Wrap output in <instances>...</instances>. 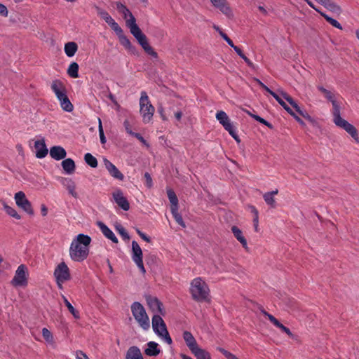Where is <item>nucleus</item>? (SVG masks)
<instances>
[{"instance_id":"f257e3e1","label":"nucleus","mask_w":359,"mask_h":359,"mask_svg":"<svg viewBox=\"0 0 359 359\" xmlns=\"http://www.w3.org/2000/svg\"><path fill=\"white\" fill-rule=\"evenodd\" d=\"M91 238L83 233L79 234L71 243L69 255L72 260L81 262L85 260L89 254V245Z\"/></svg>"},{"instance_id":"f03ea898","label":"nucleus","mask_w":359,"mask_h":359,"mask_svg":"<svg viewBox=\"0 0 359 359\" xmlns=\"http://www.w3.org/2000/svg\"><path fill=\"white\" fill-rule=\"evenodd\" d=\"M189 291L192 299L197 302H209L210 289L208 284L198 277L191 280Z\"/></svg>"},{"instance_id":"7ed1b4c3","label":"nucleus","mask_w":359,"mask_h":359,"mask_svg":"<svg viewBox=\"0 0 359 359\" xmlns=\"http://www.w3.org/2000/svg\"><path fill=\"white\" fill-rule=\"evenodd\" d=\"M334 111H332L333 122L339 128L344 129L348 133L351 137L357 142L359 143V137L358 130L355 127L348 123L346 120L341 116L340 107H335Z\"/></svg>"},{"instance_id":"20e7f679","label":"nucleus","mask_w":359,"mask_h":359,"mask_svg":"<svg viewBox=\"0 0 359 359\" xmlns=\"http://www.w3.org/2000/svg\"><path fill=\"white\" fill-rule=\"evenodd\" d=\"M129 29L130 33L136 39L138 43L142 46L145 53L154 58H157V53L149 45L146 35L142 32L138 25L136 23H134V25H132V27H129Z\"/></svg>"},{"instance_id":"39448f33","label":"nucleus","mask_w":359,"mask_h":359,"mask_svg":"<svg viewBox=\"0 0 359 359\" xmlns=\"http://www.w3.org/2000/svg\"><path fill=\"white\" fill-rule=\"evenodd\" d=\"M131 311L140 326L144 330H148L150 327L149 319L144 306L135 302L131 305Z\"/></svg>"},{"instance_id":"423d86ee","label":"nucleus","mask_w":359,"mask_h":359,"mask_svg":"<svg viewBox=\"0 0 359 359\" xmlns=\"http://www.w3.org/2000/svg\"><path fill=\"white\" fill-rule=\"evenodd\" d=\"M140 106V111L142 116L143 121L144 123H148L154 115L155 108L149 102V97L145 91H142L141 93Z\"/></svg>"},{"instance_id":"0eeeda50","label":"nucleus","mask_w":359,"mask_h":359,"mask_svg":"<svg viewBox=\"0 0 359 359\" xmlns=\"http://www.w3.org/2000/svg\"><path fill=\"white\" fill-rule=\"evenodd\" d=\"M152 327L154 332L159 337L163 338L168 344L172 343V339L167 330L165 323L160 315L156 314L152 317Z\"/></svg>"},{"instance_id":"6e6552de","label":"nucleus","mask_w":359,"mask_h":359,"mask_svg":"<svg viewBox=\"0 0 359 359\" xmlns=\"http://www.w3.org/2000/svg\"><path fill=\"white\" fill-rule=\"evenodd\" d=\"M28 270L25 264H20L16 271L11 284L14 287H25L27 285Z\"/></svg>"},{"instance_id":"1a4fd4ad","label":"nucleus","mask_w":359,"mask_h":359,"mask_svg":"<svg viewBox=\"0 0 359 359\" xmlns=\"http://www.w3.org/2000/svg\"><path fill=\"white\" fill-rule=\"evenodd\" d=\"M54 276L57 284L60 287L62 283L71 279L69 269L64 262L60 263L54 271Z\"/></svg>"},{"instance_id":"9d476101","label":"nucleus","mask_w":359,"mask_h":359,"mask_svg":"<svg viewBox=\"0 0 359 359\" xmlns=\"http://www.w3.org/2000/svg\"><path fill=\"white\" fill-rule=\"evenodd\" d=\"M142 250L139 244L135 241H132V259L136 264L142 274L146 273L142 260Z\"/></svg>"},{"instance_id":"9b49d317","label":"nucleus","mask_w":359,"mask_h":359,"mask_svg":"<svg viewBox=\"0 0 359 359\" xmlns=\"http://www.w3.org/2000/svg\"><path fill=\"white\" fill-rule=\"evenodd\" d=\"M15 201L16 205L22 209L29 215H34V210L31 203L27 198L25 194L23 191H18L15 194Z\"/></svg>"},{"instance_id":"f8f14e48","label":"nucleus","mask_w":359,"mask_h":359,"mask_svg":"<svg viewBox=\"0 0 359 359\" xmlns=\"http://www.w3.org/2000/svg\"><path fill=\"white\" fill-rule=\"evenodd\" d=\"M212 6L219 9L229 18H232L233 14L226 0H210Z\"/></svg>"},{"instance_id":"ddd939ff","label":"nucleus","mask_w":359,"mask_h":359,"mask_svg":"<svg viewBox=\"0 0 359 359\" xmlns=\"http://www.w3.org/2000/svg\"><path fill=\"white\" fill-rule=\"evenodd\" d=\"M145 298L149 307L153 312H158L163 316L165 314L163 309V304L158 298L151 295H147Z\"/></svg>"},{"instance_id":"4468645a","label":"nucleus","mask_w":359,"mask_h":359,"mask_svg":"<svg viewBox=\"0 0 359 359\" xmlns=\"http://www.w3.org/2000/svg\"><path fill=\"white\" fill-rule=\"evenodd\" d=\"M104 165L105 168L109 172V175L118 180H123L124 175L120 172V170L114 165L107 158H104L103 159Z\"/></svg>"},{"instance_id":"2eb2a0df","label":"nucleus","mask_w":359,"mask_h":359,"mask_svg":"<svg viewBox=\"0 0 359 359\" xmlns=\"http://www.w3.org/2000/svg\"><path fill=\"white\" fill-rule=\"evenodd\" d=\"M113 198L118 205L125 211L130 209V204L127 198L123 196L121 189H117L112 194Z\"/></svg>"},{"instance_id":"dca6fc26","label":"nucleus","mask_w":359,"mask_h":359,"mask_svg":"<svg viewBox=\"0 0 359 359\" xmlns=\"http://www.w3.org/2000/svg\"><path fill=\"white\" fill-rule=\"evenodd\" d=\"M51 89L55 93L58 100L67 95L66 88L60 80H54L51 84Z\"/></svg>"},{"instance_id":"f3484780","label":"nucleus","mask_w":359,"mask_h":359,"mask_svg":"<svg viewBox=\"0 0 359 359\" xmlns=\"http://www.w3.org/2000/svg\"><path fill=\"white\" fill-rule=\"evenodd\" d=\"M216 118L226 131L233 128L225 111H218L216 114Z\"/></svg>"},{"instance_id":"a211bd4d","label":"nucleus","mask_w":359,"mask_h":359,"mask_svg":"<svg viewBox=\"0 0 359 359\" xmlns=\"http://www.w3.org/2000/svg\"><path fill=\"white\" fill-rule=\"evenodd\" d=\"M34 148L36 149V156L38 158H43L48 154V149L43 139L36 140L34 143Z\"/></svg>"},{"instance_id":"6ab92c4d","label":"nucleus","mask_w":359,"mask_h":359,"mask_svg":"<svg viewBox=\"0 0 359 359\" xmlns=\"http://www.w3.org/2000/svg\"><path fill=\"white\" fill-rule=\"evenodd\" d=\"M120 43L130 53L137 55L138 52L123 32L118 36Z\"/></svg>"},{"instance_id":"aec40b11","label":"nucleus","mask_w":359,"mask_h":359,"mask_svg":"<svg viewBox=\"0 0 359 359\" xmlns=\"http://www.w3.org/2000/svg\"><path fill=\"white\" fill-rule=\"evenodd\" d=\"M50 156L56 161L64 159L67 156L65 149L61 146H53L50 149Z\"/></svg>"},{"instance_id":"412c9836","label":"nucleus","mask_w":359,"mask_h":359,"mask_svg":"<svg viewBox=\"0 0 359 359\" xmlns=\"http://www.w3.org/2000/svg\"><path fill=\"white\" fill-rule=\"evenodd\" d=\"M183 339L191 352L199 347L196 339L190 332L184 331L183 333Z\"/></svg>"},{"instance_id":"4be33fe9","label":"nucleus","mask_w":359,"mask_h":359,"mask_svg":"<svg viewBox=\"0 0 359 359\" xmlns=\"http://www.w3.org/2000/svg\"><path fill=\"white\" fill-rule=\"evenodd\" d=\"M62 184L67 188L69 194L74 197L77 198L78 194L76 192V184L75 182L70 178H62L61 180Z\"/></svg>"},{"instance_id":"5701e85b","label":"nucleus","mask_w":359,"mask_h":359,"mask_svg":"<svg viewBox=\"0 0 359 359\" xmlns=\"http://www.w3.org/2000/svg\"><path fill=\"white\" fill-rule=\"evenodd\" d=\"M97 226L100 227L102 233L109 240H111L113 243H117L118 239L115 236L114 233L112 231L108 228L107 225H105L102 222H97Z\"/></svg>"},{"instance_id":"b1692460","label":"nucleus","mask_w":359,"mask_h":359,"mask_svg":"<svg viewBox=\"0 0 359 359\" xmlns=\"http://www.w3.org/2000/svg\"><path fill=\"white\" fill-rule=\"evenodd\" d=\"M231 231L234 237L241 243L242 246L245 249H248L247 240L243 236L242 231L238 226H233L231 227Z\"/></svg>"},{"instance_id":"393cba45","label":"nucleus","mask_w":359,"mask_h":359,"mask_svg":"<svg viewBox=\"0 0 359 359\" xmlns=\"http://www.w3.org/2000/svg\"><path fill=\"white\" fill-rule=\"evenodd\" d=\"M158 344L155 341H149L147 343V348L144 350V353L148 356H156L161 351L158 348Z\"/></svg>"},{"instance_id":"a878e982","label":"nucleus","mask_w":359,"mask_h":359,"mask_svg":"<svg viewBox=\"0 0 359 359\" xmlns=\"http://www.w3.org/2000/svg\"><path fill=\"white\" fill-rule=\"evenodd\" d=\"M126 359H143L140 349L135 346L128 348L126 353Z\"/></svg>"},{"instance_id":"bb28decb","label":"nucleus","mask_w":359,"mask_h":359,"mask_svg":"<svg viewBox=\"0 0 359 359\" xmlns=\"http://www.w3.org/2000/svg\"><path fill=\"white\" fill-rule=\"evenodd\" d=\"M278 190L276 189L272 191L266 192L263 195L264 201L271 208H275L276 207V202L274 198V195L278 194Z\"/></svg>"},{"instance_id":"cd10ccee","label":"nucleus","mask_w":359,"mask_h":359,"mask_svg":"<svg viewBox=\"0 0 359 359\" xmlns=\"http://www.w3.org/2000/svg\"><path fill=\"white\" fill-rule=\"evenodd\" d=\"M318 90L324 94L325 97L332 102V111H334L335 110V107L337 106V107H340V106L339 105V104L337 102V101L334 100V94L325 89L324 87L323 86H318Z\"/></svg>"},{"instance_id":"c85d7f7f","label":"nucleus","mask_w":359,"mask_h":359,"mask_svg":"<svg viewBox=\"0 0 359 359\" xmlns=\"http://www.w3.org/2000/svg\"><path fill=\"white\" fill-rule=\"evenodd\" d=\"M62 167L67 174H72L75 171L76 165L72 158H66L62 162Z\"/></svg>"},{"instance_id":"c756f323","label":"nucleus","mask_w":359,"mask_h":359,"mask_svg":"<svg viewBox=\"0 0 359 359\" xmlns=\"http://www.w3.org/2000/svg\"><path fill=\"white\" fill-rule=\"evenodd\" d=\"M65 53L68 57H73L78 50V45L76 42H67L65 45Z\"/></svg>"},{"instance_id":"7c9ffc66","label":"nucleus","mask_w":359,"mask_h":359,"mask_svg":"<svg viewBox=\"0 0 359 359\" xmlns=\"http://www.w3.org/2000/svg\"><path fill=\"white\" fill-rule=\"evenodd\" d=\"M121 13L123 14L124 19L126 20V23L128 28L132 27V25H134V23H136L135 17L127 7Z\"/></svg>"},{"instance_id":"2f4dec72","label":"nucleus","mask_w":359,"mask_h":359,"mask_svg":"<svg viewBox=\"0 0 359 359\" xmlns=\"http://www.w3.org/2000/svg\"><path fill=\"white\" fill-rule=\"evenodd\" d=\"M167 195L170 202V210L178 208V198L175 191L170 189L167 190Z\"/></svg>"},{"instance_id":"473e14b6","label":"nucleus","mask_w":359,"mask_h":359,"mask_svg":"<svg viewBox=\"0 0 359 359\" xmlns=\"http://www.w3.org/2000/svg\"><path fill=\"white\" fill-rule=\"evenodd\" d=\"M62 109L67 112H71L74 109V106L70 102L67 95L59 100Z\"/></svg>"},{"instance_id":"72a5a7b5","label":"nucleus","mask_w":359,"mask_h":359,"mask_svg":"<svg viewBox=\"0 0 359 359\" xmlns=\"http://www.w3.org/2000/svg\"><path fill=\"white\" fill-rule=\"evenodd\" d=\"M196 359H211L210 354L205 349L198 347L194 351L191 352Z\"/></svg>"},{"instance_id":"f704fd0d","label":"nucleus","mask_w":359,"mask_h":359,"mask_svg":"<svg viewBox=\"0 0 359 359\" xmlns=\"http://www.w3.org/2000/svg\"><path fill=\"white\" fill-rule=\"evenodd\" d=\"M79 67L76 62H72L69 65L68 69H67L68 75L70 77L74 78V79L78 78L79 77Z\"/></svg>"},{"instance_id":"c9c22d12","label":"nucleus","mask_w":359,"mask_h":359,"mask_svg":"<svg viewBox=\"0 0 359 359\" xmlns=\"http://www.w3.org/2000/svg\"><path fill=\"white\" fill-rule=\"evenodd\" d=\"M85 162L91 168H95L97 167V160L91 154L87 153L84 155Z\"/></svg>"},{"instance_id":"e433bc0d","label":"nucleus","mask_w":359,"mask_h":359,"mask_svg":"<svg viewBox=\"0 0 359 359\" xmlns=\"http://www.w3.org/2000/svg\"><path fill=\"white\" fill-rule=\"evenodd\" d=\"M97 13L101 18H102L108 25L113 21V18L110 15L104 10L101 8L96 6Z\"/></svg>"},{"instance_id":"4c0bfd02","label":"nucleus","mask_w":359,"mask_h":359,"mask_svg":"<svg viewBox=\"0 0 359 359\" xmlns=\"http://www.w3.org/2000/svg\"><path fill=\"white\" fill-rule=\"evenodd\" d=\"M3 206L4 209L5 210L6 212L10 215L12 217H14L16 219H20L21 217L20 215L17 212V211L13 208L12 207H10L6 204V202H3Z\"/></svg>"},{"instance_id":"58836bf2","label":"nucleus","mask_w":359,"mask_h":359,"mask_svg":"<svg viewBox=\"0 0 359 359\" xmlns=\"http://www.w3.org/2000/svg\"><path fill=\"white\" fill-rule=\"evenodd\" d=\"M62 298L64 300V303L65 306L67 307L69 311L73 315V316L76 319H79L80 318L79 312L74 308L72 304L67 300V299L65 296H63Z\"/></svg>"},{"instance_id":"ea45409f","label":"nucleus","mask_w":359,"mask_h":359,"mask_svg":"<svg viewBox=\"0 0 359 359\" xmlns=\"http://www.w3.org/2000/svg\"><path fill=\"white\" fill-rule=\"evenodd\" d=\"M320 15L323 16L326 20V21L329 22L330 25H332L333 27L339 29H342L341 24L335 19L330 17L323 12L320 13Z\"/></svg>"},{"instance_id":"a19ab883","label":"nucleus","mask_w":359,"mask_h":359,"mask_svg":"<svg viewBox=\"0 0 359 359\" xmlns=\"http://www.w3.org/2000/svg\"><path fill=\"white\" fill-rule=\"evenodd\" d=\"M171 213L175 218L176 222L180 225L182 227L184 228L186 226L185 223L182 219V215L178 212V208L170 210Z\"/></svg>"},{"instance_id":"79ce46f5","label":"nucleus","mask_w":359,"mask_h":359,"mask_svg":"<svg viewBox=\"0 0 359 359\" xmlns=\"http://www.w3.org/2000/svg\"><path fill=\"white\" fill-rule=\"evenodd\" d=\"M252 213L254 214V218H253V224L255 231L258 232V223H259V212L258 210L256 209V208L253 205H251L250 207Z\"/></svg>"},{"instance_id":"37998d69","label":"nucleus","mask_w":359,"mask_h":359,"mask_svg":"<svg viewBox=\"0 0 359 359\" xmlns=\"http://www.w3.org/2000/svg\"><path fill=\"white\" fill-rule=\"evenodd\" d=\"M326 8L337 15H339L342 11L341 7L335 4L332 0L330 2Z\"/></svg>"},{"instance_id":"c03bdc74","label":"nucleus","mask_w":359,"mask_h":359,"mask_svg":"<svg viewBox=\"0 0 359 359\" xmlns=\"http://www.w3.org/2000/svg\"><path fill=\"white\" fill-rule=\"evenodd\" d=\"M116 230L118 232V233L122 236L123 240H129L130 236L125 229V228L120 224H117L115 226Z\"/></svg>"},{"instance_id":"a18cd8bd","label":"nucleus","mask_w":359,"mask_h":359,"mask_svg":"<svg viewBox=\"0 0 359 359\" xmlns=\"http://www.w3.org/2000/svg\"><path fill=\"white\" fill-rule=\"evenodd\" d=\"M217 350L222 353L227 359H238V358L234 354L230 353L222 347H217Z\"/></svg>"},{"instance_id":"49530a36","label":"nucleus","mask_w":359,"mask_h":359,"mask_svg":"<svg viewBox=\"0 0 359 359\" xmlns=\"http://www.w3.org/2000/svg\"><path fill=\"white\" fill-rule=\"evenodd\" d=\"M109 25L116 32L117 36L120 35L121 33L123 32L121 27L118 25V24L114 20H113V21H111L109 24Z\"/></svg>"},{"instance_id":"de8ad7c7","label":"nucleus","mask_w":359,"mask_h":359,"mask_svg":"<svg viewBox=\"0 0 359 359\" xmlns=\"http://www.w3.org/2000/svg\"><path fill=\"white\" fill-rule=\"evenodd\" d=\"M42 335L48 342H53V337L51 332L46 327L42 329Z\"/></svg>"},{"instance_id":"09e8293b","label":"nucleus","mask_w":359,"mask_h":359,"mask_svg":"<svg viewBox=\"0 0 359 359\" xmlns=\"http://www.w3.org/2000/svg\"><path fill=\"white\" fill-rule=\"evenodd\" d=\"M277 327L280 328L283 332L286 333L290 338H294V334L292 333L290 330L285 327L284 325L280 323V322L276 325Z\"/></svg>"},{"instance_id":"8fccbe9b","label":"nucleus","mask_w":359,"mask_h":359,"mask_svg":"<svg viewBox=\"0 0 359 359\" xmlns=\"http://www.w3.org/2000/svg\"><path fill=\"white\" fill-rule=\"evenodd\" d=\"M99 121V135H100V139L102 144L106 143V137L104 133V130L102 126V121L100 118H98Z\"/></svg>"},{"instance_id":"3c124183","label":"nucleus","mask_w":359,"mask_h":359,"mask_svg":"<svg viewBox=\"0 0 359 359\" xmlns=\"http://www.w3.org/2000/svg\"><path fill=\"white\" fill-rule=\"evenodd\" d=\"M271 95L276 99V100L283 107H285L286 106V103L283 100V99L275 92H271Z\"/></svg>"},{"instance_id":"603ef678","label":"nucleus","mask_w":359,"mask_h":359,"mask_svg":"<svg viewBox=\"0 0 359 359\" xmlns=\"http://www.w3.org/2000/svg\"><path fill=\"white\" fill-rule=\"evenodd\" d=\"M264 315L266 316L270 322L272 323L275 326H276L279 323L278 320L276 319L273 315L267 312H264Z\"/></svg>"},{"instance_id":"864d4df0","label":"nucleus","mask_w":359,"mask_h":359,"mask_svg":"<svg viewBox=\"0 0 359 359\" xmlns=\"http://www.w3.org/2000/svg\"><path fill=\"white\" fill-rule=\"evenodd\" d=\"M255 82L264 90L268 92L271 95V92H273L270 88H269L264 83H263L259 79L257 78L253 79Z\"/></svg>"},{"instance_id":"5fc2aeb1","label":"nucleus","mask_w":359,"mask_h":359,"mask_svg":"<svg viewBox=\"0 0 359 359\" xmlns=\"http://www.w3.org/2000/svg\"><path fill=\"white\" fill-rule=\"evenodd\" d=\"M123 126L125 128V130L126 131L130 134V135H132L133 134L134 132L132 131L131 130V126H130V121L128 119H126L123 122Z\"/></svg>"},{"instance_id":"6e6d98bb","label":"nucleus","mask_w":359,"mask_h":359,"mask_svg":"<svg viewBox=\"0 0 359 359\" xmlns=\"http://www.w3.org/2000/svg\"><path fill=\"white\" fill-rule=\"evenodd\" d=\"M229 135L238 142L239 143L241 142V140L238 137V135H237L235 129H234V127L232 128L231 129L229 130H228Z\"/></svg>"},{"instance_id":"4d7b16f0","label":"nucleus","mask_w":359,"mask_h":359,"mask_svg":"<svg viewBox=\"0 0 359 359\" xmlns=\"http://www.w3.org/2000/svg\"><path fill=\"white\" fill-rule=\"evenodd\" d=\"M298 114L303 116L304 118H306V120H308L310 122H313V118L306 111H303V110H300Z\"/></svg>"},{"instance_id":"13d9d810","label":"nucleus","mask_w":359,"mask_h":359,"mask_svg":"<svg viewBox=\"0 0 359 359\" xmlns=\"http://www.w3.org/2000/svg\"><path fill=\"white\" fill-rule=\"evenodd\" d=\"M220 36L222 37L224 40L228 43L229 46L231 47L233 46V43L232 40L227 36L226 34H225L224 32H220Z\"/></svg>"},{"instance_id":"bf43d9fd","label":"nucleus","mask_w":359,"mask_h":359,"mask_svg":"<svg viewBox=\"0 0 359 359\" xmlns=\"http://www.w3.org/2000/svg\"><path fill=\"white\" fill-rule=\"evenodd\" d=\"M137 233L146 242L150 243L151 238L147 236L144 233L142 232L139 229H136Z\"/></svg>"},{"instance_id":"052dcab7","label":"nucleus","mask_w":359,"mask_h":359,"mask_svg":"<svg viewBox=\"0 0 359 359\" xmlns=\"http://www.w3.org/2000/svg\"><path fill=\"white\" fill-rule=\"evenodd\" d=\"M144 176V178L146 180V184H147V186L149 188L151 187V186H152V179H151V177L150 174L149 172H145Z\"/></svg>"},{"instance_id":"680f3d73","label":"nucleus","mask_w":359,"mask_h":359,"mask_svg":"<svg viewBox=\"0 0 359 359\" xmlns=\"http://www.w3.org/2000/svg\"><path fill=\"white\" fill-rule=\"evenodd\" d=\"M132 136L136 137L138 140H140L142 143L147 145V147L149 144H147V141L144 140V138L141 135V134L137 133H133Z\"/></svg>"},{"instance_id":"e2e57ef3","label":"nucleus","mask_w":359,"mask_h":359,"mask_svg":"<svg viewBox=\"0 0 359 359\" xmlns=\"http://www.w3.org/2000/svg\"><path fill=\"white\" fill-rule=\"evenodd\" d=\"M76 359H89L88 355L83 353L82 351H76Z\"/></svg>"},{"instance_id":"0e129e2a","label":"nucleus","mask_w":359,"mask_h":359,"mask_svg":"<svg viewBox=\"0 0 359 359\" xmlns=\"http://www.w3.org/2000/svg\"><path fill=\"white\" fill-rule=\"evenodd\" d=\"M8 11L7 8L2 4L0 3V15L4 17H7Z\"/></svg>"},{"instance_id":"69168bd1","label":"nucleus","mask_w":359,"mask_h":359,"mask_svg":"<svg viewBox=\"0 0 359 359\" xmlns=\"http://www.w3.org/2000/svg\"><path fill=\"white\" fill-rule=\"evenodd\" d=\"M242 59L246 62L248 67L252 69H256V66L245 55H244Z\"/></svg>"},{"instance_id":"338daca9","label":"nucleus","mask_w":359,"mask_h":359,"mask_svg":"<svg viewBox=\"0 0 359 359\" xmlns=\"http://www.w3.org/2000/svg\"><path fill=\"white\" fill-rule=\"evenodd\" d=\"M158 112L159 113V114L161 115V117L162 118V119L163 121H167V117L165 116V115L164 114V109L161 105H160L158 107Z\"/></svg>"},{"instance_id":"774afa93","label":"nucleus","mask_w":359,"mask_h":359,"mask_svg":"<svg viewBox=\"0 0 359 359\" xmlns=\"http://www.w3.org/2000/svg\"><path fill=\"white\" fill-rule=\"evenodd\" d=\"M231 48H233V50L236 51V53H237V54H238V55L241 58L245 55H244V53H243L242 50H241L239 47H238V46H235V45L233 44V46H231Z\"/></svg>"}]
</instances>
